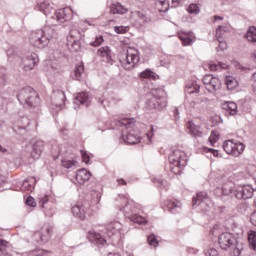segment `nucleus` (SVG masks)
Returning a JSON list of instances; mask_svg holds the SVG:
<instances>
[{
  "mask_svg": "<svg viewBox=\"0 0 256 256\" xmlns=\"http://www.w3.org/2000/svg\"><path fill=\"white\" fill-rule=\"evenodd\" d=\"M68 11L71 10L64 8L56 11L55 14L46 21L47 25L43 29L32 33L30 43L38 49H45L51 41H55L57 39V33L54 27L59 26V23L69 21V16H67Z\"/></svg>",
  "mask_w": 256,
  "mask_h": 256,
  "instance_id": "f257e3e1",
  "label": "nucleus"
},
{
  "mask_svg": "<svg viewBox=\"0 0 256 256\" xmlns=\"http://www.w3.org/2000/svg\"><path fill=\"white\" fill-rule=\"evenodd\" d=\"M218 243L223 251H230L233 256L241 255L244 249L241 239L229 232L222 233L218 238Z\"/></svg>",
  "mask_w": 256,
  "mask_h": 256,
  "instance_id": "f03ea898",
  "label": "nucleus"
},
{
  "mask_svg": "<svg viewBox=\"0 0 256 256\" xmlns=\"http://www.w3.org/2000/svg\"><path fill=\"white\" fill-rule=\"evenodd\" d=\"M118 127H124L122 131V139L128 145H137L139 136L135 134V121L133 118H123L118 121Z\"/></svg>",
  "mask_w": 256,
  "mask_h": 256,
  "instance_id": "7ed1b4c3",
  "label": "nucleus"
},
{
  "mask_svg": "<svg viewBox=\"0 0 256 256\" xmlns=\"http://www.w3.org/2000/svg\"><path fill=\"white\" fill-rule=\"evenodd\" d=\"M17 99L23 107H37L39 105V94L31 87H26L18 92Z\"/></svg>",
  "mask_w": 256,
  "mask_h": 256,
  "instance_id": "20e7f679",
  "label": "nucleus"
},
{
  "mask_svg": "<svg viewBox=\"0 0 256 256\" xmlns=\"http://www.w3.org/2000/svg\"><path fill=\"white\" fill-rule=\"evenodd\" d=\"M187 154L181 150H173L169 156L170 169L175 175L187 166Z\"/></svg>",
  "mask_w": 256,
  "mask_h": 256,
  "instance_id": "39448f33",
  "label": "nucleus"
},
{
  "mask_svg": "<svg viewBox=\"0 0 256 256\" xmlns=\"http://www.w3.org/2000/svg\"><path fill=\"white\" fill-rule=\"evenodd\" d=\"M120 63L126 71H131L136 63H139V50L135 48H128L124 57L120 58Z\"/></svg>",
  "mask_w": 256,
  "mask_h": 256,
  "instance_id": "423d86ee",
  "label": "nucleus"
},
{
  "mask_svg": "<svg viewBox=\"0 0 256 256\" xmlns=\"http://www.w3.org/2000/svg\"><path fill=\"white\" fill-rule=\"evenodd\" d=\"M122 209L124 211V215L133 223H137L138 225H147V218L136 214L137 206H135V203H127Z\"/></svg>",
  "mask_w": 256,
  "mask_h": 256,
  "instance_id": "0eeeda50",
  "label": "nucleus"
},
{
  "mask_svg": "<svg viewBox=\"0 0 256 256\" xmlns=\"http://www.w3.org/2000/svg\"><path fill=\"white\" fill-rule=\"evenodd\" d=\"M124 231L123 224H121L119 221L109 222L106 225L107 236L114 241H121L122 235H125Z\"/></svg>",
  "mask_w": 256,
  "mask_h": 256,
  "instance_id": "6e6552de",
  "label": "nucleus"
},
{
  "mask_svg": "<svg viewBox=\"0 0 256 256\" xmlns=\"http://www.w3.org/2000/svg\"><path fill=\"white\" fill-rule=\"evenodd\" d=\"M225 153L233 155V157H239L243 151H245V145L241 142H235L233 140H226L222 145Z\"/></svg>",
  "mask_w": 256,
  "mask_h": 256,
  "instance_id": "1a4fd4ad",
  "label": "nucleus"
},
{
  "mask_svg": "<svg viewBox=\"0 0 256 256\" xmlns=\"http://www.w3.org/2000/svg\"><path fill=\"white\" fill-rule=\"evenodd\" d=\"M202 81L209 93H215V91H219V89H221V80L211 74H206Z\"/></svg>",
  "mask_w": 256,
  "mask_h": 256,
  "instance_id": "9d476101",
  "label": "nucleus"
},
{
  "mask_svg": "<svg viewBox=\"0 0 256 256\" xmlns=\"http://www.w3.org/2000/svg\"><path fill=\"white\" fill-rule=\"evenodd\" d=\"M134 19V25L136 27H145V25H149V23H153V18L147 15V13L143 11H134L132 13Z\"/></svg>",
  "mask_w": 256,
  "mask_h": 256,
  "instance_id": "9b49d317",
  "label": "nucleus"
},
{
  "mask_svg": "<svg viewBox=\"0 0 256 256\" xmlns=\"http://www.w3.org/2000/svg\"><path fill=\"white\" fill-rule=\"evenodd\" d=\"M255 190L251 185L238 186L234 190V197L236 199H251Z\"/></svg>",
  "mask_w": 256,
  "mask_h": 256,
  "instance_id": "f8f14e48",
  "label": "nucleus"
},
{
  "mask_svg": "<svg viewBox=\"0 0 256 256\" xmlns=\"http://www.w3.org/2000/svg\"><path fill=\"white\" fill-rule=\"evenodd\" d=\"M38 63H39V56L35 53H32L26 56L22 60L24 71H33V69H35V65H37Z\"/></svg>",
  "mask_w": 256,
  "mask_h": 256,
  "instance_id": "ddd939ff",
  "label": "nucleus"
},
{
  "mask_svg": "<svg viewBox=\"0 0 256 256\" xmlns=\"http://www.w3.org/2000/svg\"><path fill=\"white\" fill-rule=\"evenodd\" d=\"M30 156L32 159H40L43 151H45V142L43 140H36L31 144Z\"/></svg>",
  "mask_w": 256,
  "mask_h": 256,
  "instance_id": "4468645a",
  "label": "nucleus"
},
{
  "mask_svg": "<svg viewBox=\"0 0 256 256\" xmlns=\"http://www.w3.org/2000/svg\"><path fill=\"white\" fill-rule=\"evenodd\" d=\"M146 107L147 109L153 110V109H165L167 107V100H162L159 102L157 98L153 97L151 94L148 95V98L146 100Z\"/></svg>",
  "mask_w": 256,
  "mask_h": 256,
  "instance_id": "2eb2a0df",
  "label": "nucleus"
},
{
  "mask_svg": "<svg viewBox=\"0 0 256 256\" xmlns=\"http://www.w3.org/2000/svg\"><path fill=\"white\" fill-rule=\"evenodd\" d=\"M97 55L102 58V61L108 63V65H113V52L109 46H103L98 49Z\"/></svg>",
  "mask_w": 256,
  "mask_h": 256,
  "instance_id": "dca6fc26",
  "label": "nucleus"
},
{
  "mask_svg": "<svg viewBox=\"0 0 256 256\" xmlns=\"http://www.w3.org/2000/svg\"><path fill=\"white\" fill-rule=\"evenodd\" d=\"M38 237L40 238L41 243H47L51 237V228H49V226H43L41 232H37L34 235L35 241L39 243V239H37Z\"/></svg>",
  "mask_w": 256,
  "mask_h": 256,
  "instance_id": "f3484780",
  "label": "nucleus"
},
{
  "mask_svg": "<svg viewBox=\"0 0 256 256\" xmlns=\"http://www.w3.org/2000/svg\"><path fill=\"white\" fill-rule=\"evenodd\" d=\"M54 104H52L51 109L56 107V111H61L62 105L65 103V92L57 91L53 94Z\"/></svg>",
  "mask_w": 256,
  "mask_h": 256,
  "instance_id": "a211bd4d",
  "label": "nucleus"
},
{
  "mask_svg": "<svg viewBox=\"0 0 256 256\" xmlns=\"http://www.w3.org/2000/svg\"><path fill=\"white\" fill-rule=\"evenodd\" d=\"M221 109L224 111L225 115H237V104L233 101L223 102L221 104Z\"/></svg>",
  "mask_w": 256,
  "mask_h": 256,
  "instance_id": "6ab92c4d",
  "label": "nucleus"
},
{
  "mask_svg": "<svg viewBox=\"0 0 256 256\" xmlns=\"http://www.w3.org/2000/svg\"><path fill=\"white\" fill-rule=\"evenodd\" d=\"M36 11H40L41 13H44L46 17H49L53 11V6H51L50 1H39L36 6Z\"/></svg>",
  "mask_w": 256,
  "mask_h": 256,
  "instance_id": "aec40b11",
  "label": "nucleus"
},
{
  "mask_svg": "<svg viewBox=\"0 0 256 256\" xmlns=\"http://www.w3.org/2000/svg\"><path fill=\"white\" fill-rule=\"evenodd\" d=\"M110 13H112V15H127V13H129V8L123 6V4L119 2H116L111 5Z\"/></svg>",
  "mask_w": 256,
  "mask_h": 256,
  "instance_id": "412c9836",
  "label": "nucleus"
},
{
  "mask_svg": "<svg viewBox=\"0 0 256 256\" xmlns=\"http://www.w3.org/2000/svg\"><path fill=\"white\" fill-rule=\"evenodd\" d=\"M165 205L167 206L170 213H173L174 215L177 213H181V209L183 207L179 200H167L165 202Z\"/></svg>",
  "mask_w": 256,
  "mask_h": 256,
  "instance_id": "4be33fe9",
  "label": "nucleus"
},
{
  "mask_svg": "<svg viewBox=\"0 0 256 256\" xmlns=\"http://www.w3.org/2000/svg\"><path fill=\"white\" fill-rule=\"evenodd\" d=\"M74 103L76 105H85V107H89V104L91 103V98L89 97V93L87 92L79 93L75 97Z\"/></svg>",
  "mask_w": 256,
  "mask_h": 256,
  "instance_id": "5701e85b",
  "label": "nucleus"
},
{
  "mask_svg": "<svg viewBox=\"0 0 256 256\" xmlns=\"http://www.w3.org/2000/svg\"><path fill=\"white\" fill-rule=\"evenodd\" d=\"M91 179V172H89L87 169L83 168L80 169L76 173V181L80 184L83 185L86 181H89Z\"/></svg>",
  "mask_w": 256,
  "mask_h": 256,
  "instance_id": "b1692460",
  "label": "nucleus"
},
{
  "mask_svg": "<svg viewBox=\"0 0 256 256\" xmlns=\"http://www.w3.org/2000/svg\"><path fill=\"white\" fill-rule=\"evenodd\" d=\"M72 213L75 217H78V219H85L86 212L85 208L83 207V204L81 202H78L76 205L72 207Z\"/></svg>",
  "mask_w": 256,
  "mask_h": 256,
  "instance_id": "393cba45",
  "label": "nucleus"
},
{
  "mask_svg": "<svg viewBox=\"0 0 256 256\" xmlns=\"http://www.w3.org/2000/svg\"><path fill=\"white\" fill-rule=\"evenodd\" d=\"M188 133L192 135V137H201V126L195 125L193 121H189L187 124Z\"/></svg>",
  "mask_w": 256,
  "mask_h": 256,
  "instance_id": "a878e982",
  "label": "nucleus"
},
{
  "mask_svg": "<svg viewBox=\"0 0 256 256\" xmlns=\"http://www.w3.org/2000/svg\"><path fill=\"white\" fill-rule=\"evenodd\" d=\"M89 239L96 245H105V243H107V240H105V238H103V236L97 232H90Z\"/></svg>",
  "mask_w": 256,
  "mask_h": 256,
  "instance_id": "bb28decb",
  "label": "nucleus"
},
{
  "mask_svg": "<svg viewBox=\"0 0 256 256\" xmlns=\"http://www.w3.org/2000/svg\"><path fill=\"white\" fill-rule=\"evenodd\" d=\"M150 95L155 97V99L159 102L167 101V99L165 98V97H167V93L165 92V90H163V88H158V89L152 90V94H150Z\"/></svg>",
  "mask_w": 256,
  "mask_h": 256,
  "instance_id": "cd10ccee",
  "label": "nucleus"
},
{
  "mask_svg": "<svg viewBox=\"0 0 256 256\" xmlns=\"http://www.w3.org/2000/svg\"><path fill=\"white\" fill-rule=\"evenodd\" d=\"M209 196L207 195V192H199L196 197L193 198V206L195 205H201L203 201H207Z\"/></svg>",
  "mask_w": 256,
  "mask_h": 256,
  "instance_id": "c85d7f7f",
  "label": "nucleus"
},
{
  "mask_svg": "<svg viewBox=\"0 0 256 256\" xmlns=\"http://www.w3.org/2000/svg\"><path fill=\"white\" fill-rule=\"evenodd\" d=\"M83 73H85V67L83 64H79L75 67L73 78L76 81H81V79H83Z\"/></svg>",
  "mask_w": 256,
  "mask_h": 256,
  "instance_id": "c756f323",
  "label": "nucleus"
},
{
  "mask_svg": "<svg viewBox=\"0 0 256 256\" xmlns=\"http://www.w3.org/2000/svg\"><path fill=\"white\" fill-rule=\"evenodd\" d=\"M225 85L229 91H233L238 85L237 80L233 76H227L225 78Z\"/></svg>",
  "mask_w": 256,
  "mask_h": 256,
  "instance_id": "7c9ffc66",
  "label": "nucleus"
},
{
  "mask_svg": "<svg viewBox=\"0 0 256 256\" xmlns=\"http://www.w3.org/2000/svg\"><path fill=\"white\" fill-rule=\"evenodd\" d=\"M246 39L251 43H256V27L255 26L249 27L246 33Z\"/></svg>",
  "mask_w": 256,
  "mask_h": 256,
  "instance_id": "2f4dec72",
  "label": "nucleus"
},
{
  "mask_svg": "<svg viewBox=\"0 0 256 256\" xmlns=\"http://www.w3.org/2000/svg\"><path fill=\"white\" fill-rule=\"evenodd\" d=\"M157 6L159 7L160 13H167V11H169V1L168 0H157Z\"/></svg>",
  "mask_w": 256,
  "mask_h": 256,
  "instance_id": "473e14b6",
  "label": "nucleus"
},
{
  "mask_svg": "<svg viewBox=\"0 0 256 256\" xmlns=\"http://www.w3.org/2000/svg\"><path fill=\"white\" fill-rule=\"evenodd\" d=\"M139 77H141V79H152L153 81L157 79L155 72L151 71V69H146L145 71L141 72Z\"/></svg>",
  "mask_w": 256,
  "mask_h": 256,
  "instance_id": "72a5a7b5",
  "label": "nucleus"
},
{
  "mask_svg": "<svg viewBox=\"0 0 256 256\" xmlns=\"http://www.w3.org/2000/svg\"><path fill=\"white\" fill-rule=\"evenodd\" d=\"M81 36V33L77 30H71L70 31V41L73 43V45H77L79 47V37Z\"/></svg>",
  "mask_w": 256,
  "mask_h": 256,
  "instance_id": "f704fd0d",
  "label": "nucleus"
},
{
  "mask_svg": "<svg viewBox=\"0 0 256 256\" xmlns=\"http://www.w3.org/2000/svg\"><path fill=\"white\" fill-rule=\"evenodd\" d=\"M33 183H35V178H30V179L24 180V182L22 184V190L33 191Z\"/></svg>",
  "mask_w": 256,
  "mask_h": 256,
  "instance_id": "c9c22d12",
  "label": "nucleus"
},
{
  "mask_svg": "<svg viewBox=\"0 0 256 256\" xmlns=\"http://www.w3.org/2000/svg\"><path fill=\"white\" fill-rule=\"evenodd\" d=\"M223 195H231L232 197L235 196V189L231 184H225L221 189Z\"/></svg>",
  "mask_w": 256,
  "mask_h": 256,
  "instance_id": "e433bc0d",
  "label": "nucleus"
},
{
  "mask_svg": "<svg viewBox=\"0 0 256 256\" xmlns=\"http://www.w3.org/2000/svg\"><path fill=\"white\" fill-rule=\"evenodd\" d=\"M61 163H62V167H64L65 169H75L77 165V161L68 160V159H63Z\"/></svg>",
  "mask_w": 256,
  "mask_h": 256,
  "instance_id": "4c0bfd02",
  "label": "nucleus"
},
{
  "mask_svg": "<svg viewBox=\"0 0 256 256\" xmlns=\"http://www.w3.org/2000/svg\"><path fill=\"white\" fill-rule=\"evenodd\" d=\"M187 11L190 15H199V13H201V8H199V5L197 4H190Z\"/></svg>",
  "mask_w": 256,
  "mask_h": 256,
  "instance_id": "58836bf2",
  "label": "nucleus"
},
{
  "mask_svg": "<svg viewBox=\"0 0 256 256\" xmlns=\"http://www.w3.org/2000/svg\"><path fill=\"white\" fill-rule=\"evenodd\" d=\"M227 69V64L219 62L218 64H208L210 71H217V69Z\"/></svg>",
  "mask_w": 256,
  "mask_h": 256,
  "instance_id": "ea45409f",
  "label": "nucleus"
},
{
  "mask_svg": "<svg viewBox=\"0 0 256 256\" xmlns=\"http://www.w3.org/2000/svg\"><path fill=\"white\" fill-rule=\"evenodd\" d=\"M187 89H190L188 91V93L191 95L193 93H199L200 91V87L199 85L195 84V82H192L190 84L187 85Z\"/></svg>",
  "mask_w": 256,
  "mask_h": 256,
  "instance_id": "a19ab883",
  "label": "nucleus"
},
{
  "mask_svg": "<svg viewBox=\"0 0 256 256\" xmlns=\"http://www.w3.org/2000/svg\"><path fill=\"white\" fill-rule=\"evenodd\" d=\"M48 253L49 251L38 248L36 250L31 251L29 253V256H47Z\"/></svg>",
  "mask_w": 256,
  "mask_h": 256,
  "instance_id": "79ce46f5",
  "label": "nucleus"
},
{
  "mask_svg": "<svg viewBox=\"0 0 256 256\" xmlns=\"http://www.w3.org/2000/svg\"><path fill=\"white\" fill-rule=\"evenodd\" d=\"M209 141L211 143V146L214 147L215 143H217V141H219V133L217 131H212V133L209 137Z\"/></svg>",
  "mask_w": 256,
  "mask_h": 256,
  "instance_id": "37998d69",
  "label": "nucleus"
},
{
  "mask_svg": "<svg viewBox=\"0 0 256 256\" xmlns=\"http://www.w3.org/2000/svg\"><path fill=\"white\" fill-rule=\"evenodd\" d=\"M179 39L182 41L183 45H191L193 43V39L189 37L188 35H180Z\"/></svg>",
  "mask_w": 256,
  "mask_h": 256,
  "instance_id": "c03bdc74",
  "label": "nucleus"
},
{
  "mask_svg": "<svg viewBox=\"0 0 256 256\" xmlns=\"http://www.w3.org/2000/svg\"><path fill=\"white\" fill-rule=\"evenodd\" d=\"M148 243L152 247H157L159 245V241L157 240V237H155V235L148 236Z\"/></svg>",
  "mask_w": 256,
  "mask_h": 256,
  "instance_id": "a18cd8bd",
  "label": "nucleus"
},
{
  "mask_svg": "<svg viewBox=\"0 0 256 256\" xmlns=\"http://www.w3.org/2000/svg\"><path fill=\"white\" fill-rule=\"evenodd\" d=\"M217 41L219 43L217 51H225L227 49V42H225V39L222 38L221 40Z\"/></svg>",
  "mask_w": 256,
  "mask_h": 256,
  "instance_id": "49530a36",
  "label": "nucleus"
},
{
  "mask_svg": "<svg viewBox=\"0 0 256 256\" xmlns=\"http://www.w3.org/2000/svg\"><path fill=\"white\" fill-rule=\"evenodd\" d=\"M114 31L115 33L123 34V33H127V31H129V28L125 26H115Z\"/></svg>",
  "mask_w": 256,
  "mask_h": 256,
  "instance_id": "de8ad7c7",
  "label": "nucleus"
},
{
  "mask_svg": "<svg viewBox=\"0 0 256 256\" xmlns=\"http://www.w3.org/2000/svg\"><path fill=\"white\" fill-rule=\"evenodd\" d=\"M81 157H82L83 163H86V165H88L91 157H89V154L87 153V151L81 150Z\"/></svg>",
  "mask_w": 256,
  "mask_h": 256,
  "instance_id": "09e8293b",
  "label": "nucleus"
},
{
  "mask_svg": "<svg viewBox=\"0 0 256 256\" xmlns=\"http://www.w3.org/2000/svg\"><path fill=\"white\" fill-rule=\"evenodd\" d=\"M103 43V36H99L95 38V41L91 42L90 45L92 47H99Z\"/></svg>",
  "mask_w": 256,
  "mask_h": 256,
  "instance_id": "8fccbe9b",
  "label": "nucleus"
},
{
  "mask_svg": "<svg viewBox=\"0 0 256 256\" xmlns=\"http://www.w3.org/2000/svg\"><path fill=\"white\" fill-rule=\"evenodd\" d=\"M26 205H28L29 207H36L37 203L35 202V198L29 196L26 199Z\"/></svg>",
  "mask_w": 256,
  "mask_h": 256,
  "instance_id": "3c124183",
  "label": "nucleus"
},
{
  "mask_svg": "<svg viewBox=\"0 0 256 256\" xmlns=\"http://www.w3.org/2000/svg\"><path fill=\"white\" fill-rule=\"evenodd\" d=\"M205 255L206 256H219V252H217V250L214 248H210L209 250H207L205 252Z\"/></svg>",
  "mask_w": 256,
  "mask_h": 256,
  "instance_id": "603ef678",
  "label": "nucleus"
},
{
  "mask_svg": "<svg viewBox=\"0 0 256 256\" xmlns=\"http://www.w3.org/2000/svg\"><path fill=\"white\" fill-rule=\"evenodd\" d=\"M223 35H225V32L221 30V28H216V39L221 40L224 39Z\"/></svg>",
  "mask_w": 256,
  "mask_h": 256,
  "instance_id": "864d4df0",
  "label": "nucleus"
},
{
  "mask_svg": "<svg viewBox=\"0 0 256 256\" xmlns=\"http://www.w3.org/2000/svg\"><path fill=\"white\" fill-rule=\"evenodd\" d=\"M7 77V68L0 66V79H5Z\"/></svg>",
  "mask_w": 256,
  "mask_h": 256,
  "instance_id": "5fc2aeb1",
  "label": "nucleus"
},
{
  "mask_svg": "<svg viewBox=\"0 0 256 256\" xmlns=\"http://www.w3.org/2000/svg\"><path fill=\"white\" fill-rule=\"evenodd\" d=\"M204 150L207 151V153H212L214 157H219V150H215L212 148H204Z\"/></svg>",
  "mask_w": 256,
  "mask_h": 256,
  "instance_id": "6e6d98bb",
  "label": "nucleus"
},
{
  "mask_svg": "<svg viewBox=\"0 0 256 256\" xmlns=\"http://www.w3.org/2000/svg\"><path fill=\"white\" fill-rule=\"evenodd\" d=\"M218 29L222 30L223 33H229V26L228 25L218 26Z\"/></svg>",
  "mask_w": 256,
  "mask_h": 256,
  "instance_id": "4d7b16f0",
  "label": "nucleus"
},
{
  "mask_svg": "<svg viewBox=\"0 0 256 256\" xmlns=\"http://www.w3.org/2000/svg\"><path fill=\"white\" fill-rule=\"evenodd\" d=\"M250 221H251L252 225H254L256 227V211L254 213H252V215L250 217Z\"/></svg>",
  "mask_w": 256,
  "mask_h": 256,
  "instance_id": "13d9d810",
  "label": "nucleus"
},
{
  "mask_svg": "<svg viewBox=\"0 0 256 256\" xmlns=\"http://www.w3.org/2000/svg\"><path fill=\"white\" fill-rule=\"evenodd\" d=\"M48 201L49 200L47 198H42L39 202L40 207H45V203H48Z\"/></svg>",
  "mask_w": 256,
  "mask_h": 256,
  "instance_id": "bf43d9fd",
  "label": "nucleus"
},
{
  "mask_svg": "<svg viewBox=\"0 0 256 256\" xmlns=\"http://www.w3.org/2000/svg\"><path fill=\"white\" fill-rule=\"evenodd\" d=\"M156 182L158 183L159 187H165V183H167L166 181L161 179H157Z\"/></svg>",
  "mask_w": 256,
  "mask_h": 256,
  "instance_id": "052dcab7",
  "label": "nucleus"
},
{
  "mask_svg": "<svg viewBox=\"0 0 256 256\" xmlns=\"http://www.w3.org/2000/svg\"><path fill=\"white\" fill-rule=\"evenodd\" d=\"M179 3H183V0H172V4L174 5V7H177Z\"/></svg>",
  "mask_w": 256,
  "mask_h": 256,
  "instance_id": "680f3d73",
  "label": "nucleus"
},
{
  "mask_svg": "<svg viewBox=\"0 0 256 256\" xmlns=\"http://www.w3.org/2000/svg\"><path fill=\"white\" fill-rule=\"evenodd\" d=\"M117 181H118L119 185H127V182L123 178H120Z\"/></svg>",
  "mask_w": 256,
  "mask_h": 256,
  "instance_id": "e2e57ef3",
  "label": "nucleus"
},
{
  "mask_svg": "<svg viewBox=\"0 0 256 256\" xmlns=\"http://www.w3.org/2000/svg\"><path fill=\"white\" fill-rule=\"evenodd\" d=\"M214 20L215 21H223V17H221V16H214Z\"/></svg>",
  "mask_w": 256,
  "mask_h": 256,
  "instance_id": "0e129e2a",
  "label": "nucleus"
},
{
  "mask_svg": "<svg viewBox=\"0 0 256 256\" xmlns=\"http://www.w3.org/2000/svg\"><path fill=\"white\" fill-rule=\"evenodd\" d=\"M4 181H5V177L0 174V185H2V183H4Z\"/></svg>",
  "mask_w": 256,
  "mask_h": 256,
  "instance_id": "69168bd1",
  "label": "nucleus"
},
{
  "mask_svg": "<svg viewBox=\"0 0 256 256\" xmlns=\"http://www.w3.org/2000/svg\"><path fill=\"white\" fill-rule=\"evenodd\" d=\"M0 153H7V150L0 145Z\"/></svg>",
  "mask_w": 256,
  "mask_h": 256,
  "instance_id": "338daca9",
  "label": "nucleus"
},
{
  "mask_svg": "<svg viewBox=\"0 0 256 256\" xmlns=\"http://www.w3.org/2000/svg\"><path fill=\"white\" fill-rule=\"evenodd\" d=\"M174 115H175V117H177V115H179V109H177V108L174 109Z\"/></svg>",
  "mask_w": 256,
  "mask_h": 256,
  "instance_id": "774afa93",
  "label": "nucleus"
}]
</instances>
